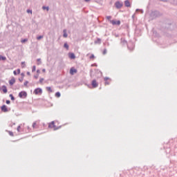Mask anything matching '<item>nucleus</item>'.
Segmentation results:
<instances>
[{
  "label": "nucleus",
  "mask_w": 177,
  "mask_h": 177,
  "mask_svg": "<svg viewBox=\"0 0 177 177\" xmlns=\"http://www.w3.org/2000/svg\"><path fill=\"white\" fill-rule=\"evenodd\" d=\"M115 6L116 9H121L124 6V3L122 1H116L115 3Z\"/></svg>",
  "instance_id": "nucleus-1"
},
{
  "label": "nucleus",
  "mask_w": 177,
  "mask_h": 177,
  "mask_svg": "<svg viewBox=\"0 0 177 177\" xmlns=\"http://www.w3.org/2000/svg\"><path fill=\"white\" fill-rule=\"evenodd\" d=\"M19 97H21V98L27 97V92H26V91H21V92L19 93Z\"/></svg>",
  "instance_id": "nucleus-2"
},
{
  "label": "nucleus",
  "mask_w": 177,
  "mask_h": 177,
  "mask_svg": "<svg viewBox=\"0 0 177 177\" xmlns=\"http://www.w3.org/2000/svg\"><path fill=\"white\" fill-rule=\"evenodd\" d=\"M34 93H35L36 95H41L42 94V88H35L34 91Z\"/></svg>",
  "instance_id": "nucleus-3"
},
{
  "label": "nucleus",
  "mask_w": 177,
  "mask_h": 177,
  "mask_svg": "<svg viewBox=\"0 0 177 177\" xmlns=\"http://www.w3.org/2000/svg\"><path fill=\"white\" fill-rule=\"evenodd\" d=\"M48 128H53L54 131H57V129H59V127L56 128V126L55 125V122L54 121L51 122V123L49 124Z\"/></svg>",
  "instance_id": "nucleus-4"
},
{
  "label": "nucleus",
  "mask_w": 177,
  "mask_h": 177,
  "mask_svg": "<svg viewBox=\"0 0 177 177\" xmlns=\"http://www.w3.org/2000/svg\"><path fill=\"white\" fill-rule=\"evenodd\" d=\"M110 23H111L113 26H120V24H121V21L115 20H110Z\"/></svg>",
  "instance_id": "nucleus-5"
},
{
  "label": "nucleus",
  "mask_w": 177,
  "mask_h": 177,
  "mask_svg": "<svg viewBox=\"0 0 177 177\" xmlns=\"http://www.w3.org/2000/svg\"><path fill=\"white\" fill-rule=\"evenodd\" d=\"M91 85H92L93 88H97V86H99V84H97V82H96L95 80L92 81Z\"/></svg>",
  "instance_id": "nucleus-6"
},
{
  "label": "nucleus",
  "mask_w": 177,
  "mask_h": 177,
  "mask_svg": "<svg viewBox=\"0 0 177 177\" xmlns=\"http://www.w3.org/2000/svg\"><path fill=\"white\" fill-rule=\"evenodd\" d=\"M39 124V122L38 121H35V122H33L32 127L33 128V129H38V124Z\"/></svg>",
  "instance_id": "nucleus-7"
},
{
  "label": "nucleus",
  "mask_w": 177,
  "mask_h": 177,
  "mask_svg": "<svg viewBox=\"0 0 177 177\" xmlns=\"http://www.w3.org/2000/svg\"><path fill=\"white\" fill-rule=\"evenodd\" d=\"M70 74H71V75H74V74H77V69H75L74 68H71L70 69Z\"/></svg>",
  "instance_id": "nucleus-8"
},
{
  "label": "nucleus",
  "mask_w": 177,
  "mask_h": 177,
  "mask_svg": "<svg viewBox=\"0 0 177 177\" xmlns=\"http://www.w3.org/2000/svg\"><path fill=\"white\" fill-rule=\"evenodd\" d=\"M105 85H110L111 80L108 77H104Z\"/></svg>",
  "instance_id": "nucleus-9"
},
{
  "label": "nucleus",
  "mask_w": 177,
  "mask_h": 177,
  "mask_svg": "<svg viewBox=\"0 0 177 177\" xmlns=\"http://www.w3.org/2000/svg\"><path fill=\"white\" fill-rule=\"evenodd\" d=\"M1 111H3V113H8V108L6 107V105H3L1 106Z\"/></svg>",
  "instance_id": "nucleus-10"
},
{
  "label": "nucleus",
  "mask_w": 177,
  "mask_h": 177,
  "mask_svg": "<svg viewBox=\"0 0 177 177\" xmlns=\"http://www.w3.org/2000/svg\"><path fill=\"white\" fill-rule=\"evenodd\" d=\"M15 82H16V79H15V77H12V79L9 81V84L11 86L12 85L15 84Z\"/></svg>",
  "instance_id": "nucleus-11"
},
{
  "label": "nucleus",
  "mask_w": 177,
  "mask_h": 177,
  "mask_svg": "<svg viewBox=\"0 0 177 177\" xmlns=\"http://www.w3.org/2000/svg\"><path fill=\"white\" fill-rule=\"evenodd\" d=\"M124 5L127 8H131V3H129V0H126L124 1Z\"/></svg>",
  "instance_id": "nucleus-12"
},
{
  "label": "nucleus",
  "mask_w": 177,
  "mask_h": 177,
  "mask_svg": "<svg viewBox=\"0 0 177 177\" xmlns=\"http://www.w3.org/2000/svg\"><path fill=\"white\" fill-rule=\"evenodd\" d=\"M94 44H97V45H100L102 44V39L97 38L95 41Z\"/></svg>",
  "instance_id": "nucleus-13"
},
{
  "label": "nucleus",
  "mask_w": 177,
  "mask_h": 177,
  "mask_svg": "<svg viewBox=\"0 0 177 177\" xmlns=\"http://www.w3.org/2000/svg\"><path fill=\"white\" fill-rule=\"evenodd\" d=\"M1 89L3 93H8V88H6V86H2Z\"/></svg>",
  "instance_id": "nucleus-14"
},
{
  "label": "nucleus",
  "mask_w": 177,
  "mask_h": 177,
  "mask_svg": "<svg viewBox=\"0 0 177 177\" xmlns=\"http://www.w3.org/2000/svg\"><path fill=\"white\" fill-rule=\"evenodd\" d=\"M63 32H64V35H63L64 38H67V37H68V35H67V30L64 29L63 30Z\"/></svg>",
  "instance_id": "nucleus-15"
},
{
  "label": "nucleus",
  "mask_w": 177,
  "mask_h": 177,
  "mask_svg": "<svg viewBox=\"0 0 177 177\" xmlns=\"http://www.w3.org/2000/svg\"><path fill=\"white\" fill-rule=\"evenodd\" d=\"M70 59H75V55L73 53L68 54Z\"/></svg>",
  "instance_id": "nucleus-16"
},
{
  "label": "nucleus",
  "mask_w": 177,
  "mask_h": 177,
  "mask_svg": "<svg viewBox=\"0 0 177 177\" xmlns=\"http://www.w3.org/2000/svg\"><path fill=\"white\" fill-rule=\"evenodd\" d=\"M64 48H65L67 50H68V44L67 43H64Z\"/></svg>",
  "instance_id": "nucleus-17"
},
{
  "label": "nucleus",
  "mask_w": 177,
  "mask_h": 177,
  "mask_svg": "<svg viewBox=\"0 0 177 177\" xmlns=\"http://www.w3.org/2000/svg\"><path fill=\"white\" fill-rule=\"evenodd\" d=\"M121 44L123 45H127V41L124 39H121Z\"/></svg>",
  "instance_id": "nucleus-18"
},
{
  "label": "nucleus",
  "mask_w": 177,
  "mask_h": 177,
  "mask_svg": "<svg viewBox=\"0 0 177 177\" xmlns=\"http://www.w3.org/2000/svg\"><path fill=\"white\" fill-rule=\"evenodd\" d=\"M42 9H43V10H47V12L49 11V7L43 6Z\"/></svg>",
  "instance_id": "nucleus-19"
},
{
  "label": "nucleus",
  "mask_w": 177,
  "mask_h": 177,
  "mask_svg": "<svg viewBox=\"0 0 177 177\" xmlns=\"http://www.w3.org/2000/svg\"><path fill=\"white\" fill-rule=\"evenodd\" d=\"M0 60H3V61L6 60V57H3L2 55H0Z\"/></svg>",
  "instance_id": "nucleus-20"
},
{
  "label": "nucleus",
  "mask_w": 177,
  "mask_h": 177,
  "mask_svg": "<svg viewBox=\"0 0 177 177\" xmlns=\"http://www.w3.org/2000/svg\"><path fill=\"white\" fill-rule=\"evenodd\" d=\"M42 38H44V36L40 35V36H39V37H37V41H39V40L42 39Z\"/></svg>",
  "instance_id": "nucleus-21"
},
{
  "label": "nucleus",
  "mask_w": 177,
  "mask_h": 177,
  "mask_svg": "<svg viewBox=\"0 0 177 177\" xmlns=\"http://www.w3.org/2000/svg\"><path fill=\"white\" fill-rule=\"evenodd\" d=\"M21 67H22V68H26V62H21Z\"/></svg>",
  "instance_id": "nucleus-22"
},
{
  "label": "nucleus",
  "mask_w": 177,
  "mask_h": 177,
  "mask_svg": "<svg viewBox=\"0 0 177 177\" xmlns=\"http://www.w3.org/2000/svg\"><path fill=\"white\" fill-rule=\"evenodd\" d=\"M37 61L38 62L37 65L39 66V64H41V58L37 59Z\"/></svg>",
  "instance_id": "nucleus-23"
},
{
  "label": "nucleus",
  "mask_w": 177,
  "mask_h": 177,
  "mask_svg": "<svg viewBox=\"0 0 177 177\" xmlns=\"http://www.w3.org/2000/svg\"><path fill=\"white\" fill-rule=\"evenodd\" d=\"M55 96H56L57 97H60V93H59V92H57V93H55Z\"/></svg>",
  "instance_id": "nucleus-24"
},
{
  "label": "nucleus",
  "mask_w": 177,
  "mask_h": 177,
  "mask_svg": "<svg viewBox=\"0 0 177 177\" xmlns=\"http://www.w3.org/2000/svg\"><path fill=\"white\" fill-rule=\"evenodd\" d=\"M107 53V49H104L103 52H102V55H106Z\"/></svg>",
  "instance_id": "nucleus-25"
},
{
  "label": "nucleus",
  "mask_w": 177,
  "mask_h": 177,
  "mask_svg": "<svg viewBox=\"0 0 177 177\" xmlns=\"http://www.w3.org/2000/svg\"><path fill=\"white\" fill-rule=\"evenodd\" d=\"M35 70H36V66H33L32 68V73H34V71H35Z\"/></svg>",
  "instance_id": "nucleus-26"
},
{
  "label": "nucleus",
  "mask_w": 177,
  "mask_h": 177,
  "mask_svg": "<svg viewBox=\"0 0 177 177\" xmlns=\"http://www.w3.org/2000/svg\"><path fill=\"white\" fill-rule=\"evenodd\" d=\"M47 91H48V92H53L52 91V88L50 87H46Z\"/></svg>",
  "instance_id": "nucleus-27"
},
{
  "label": "nucleus",
  "mask_w": 177,
  "mask_h": 177,
  "mask_svg": "<svg viewBox=\"0 0 177 177\" xmlns=\"http://www.w3.org/2000/svg\"><path fill=\"white\" fill-rule=\"evenodd\" d=\"M20 128H21V126H18L17 128V132H20Z\"/></svg>",
  "instance_id": "nucleus-28"
},
{
  "label": "nucleus",
  "mask_w": 177,
  "mask_h": 177,
  "mask_svg": "<svg viewBox=\"0 0 177 177\" xmlns=\"http://www.w3.org/2000/svg\"><path fill=\"white\" fill-rule=\"evenodd\" d=\"M10 97H11V100H15V97L13 96V95L10 94Z\"/></svg>",
  "instance_id": "nucleus-29"
},
{
  "label": "nucleus",
  "mask_w": 177,
  "mask_h": 177,
  "mask_svg": "<svg viewBox=\"0 0 177 177\" xmlns=\"http://www.w3.org/2000/svg\"><path fill=\"white\" fill-rule=\"evenodd\" d=\"M28 84V81H26V82L24 83V86H27Z\"/></svg>",
  "instance_id": "nucleus-30"
},
{
  "label": "nucleus",
  "mask_w": 177,
  "mask_h": 177,
  "mask_svg": "<svg viewBox=\"0 0 177 177\" xmlns=\"http://www.w3.org/2000/svg\"><path fill=\"white\" fill-rule=\"evenodd\" d=\"M8 133H9L10 136H13V132L8 131Z\"/></svg>",
  "instance_id": "nucleus-31"
},
{
  "label": "nucleus",
  "mask_w": 177,
  "mask_h": 177,
  "mask_svg": "<svg viewBox=\"0 0 177 177\" xmlns=\"http://www.w3.org/2000/svg\"><path fill=\"white\" fill-rule=\"evenodd\" d=\"M22 44H24V42H27V39H24L21 40Z\"/></svg>",
  "instance_id": "nucleus-32"
},
{
  "label": "nucleus",
  "mask_w": 177,
  "mask_h": 177,
  "mask_svg": "<svg viewBox=\"0 0 177 177\" xmlns=\"http://www.w3.org/2000/svg\"><path fill=\"white\" fill-rule=\"evenodd\" d=\"M39 82L40 84H42V82H44V78H40Z\"/></svg>",
  "instance_id": "nucleus-33"
},
{
  "label": "nucleus",
  "mask_w": 177,
  "mask_h": 177,
  "mask_svg": "<svg viewBox=\"0 0 177 177\" xmlns=\"http://www.w3.org/2000/svg\"><path fill=\"white\" fill-rule=\"evenodd\" d=\"M38 77H39V75H36L34 76V78H35L36 80H38Z\"/></svg>",
  "instance_id": "nucleus-34"
},
{
  "label": "nucleus",
  "mask_w": 177,
  "mask_h": 177,
  "mask_svg": "<svg viewBox=\"0 0 177 177\" xmlns=\"http://www.w3.org/2000/svg\"><path fill=\"white\" fill-rule=\"evenodd\" d=\"M6 104H10V100H6Z\"/></svg>",
  "instance_id": "nucleus-35"
},
{
  "label": "nucleus",
  "mask_w": 177,
  "mask_h": 177,
  "mask_svg": "<svg viewBox=\"0 0 177 177\" xmlns=\"http://www.w3.org/2000/svg\"><path fill=\"white\" fill-rule=\"evenodd\" d=\"M106 19L107 20H111V16H107Z\"/></svg>",
  "instance_id": "nucleus-36"
},
{
  "label": "nucleus",
  "mask_w": 177,
  "mask_h": 177,
  "mask_svg": "<svg viewBox=\"0 0 177 177\" xmlns=\"http://www.w3.org/2000/svg\"><path fill=\"white\" fill-rule=\"evenodd\" d=\"M90 59H95V55H91L90 56Z\"/></svg>",
  "instance_id": "nucleus-37"
},
{
  "label": "nucleus",
  "mask_w": 177,
  "mask_h": 177,
  "mask_svg": "<svg viewBox=\"0 0 177 177\" xmlns=\"http://www.w3.org/2000/svg\"><path fill=\"white\" fill-rule=\"evenodd\" d=\"M27 13H32V11L30 10H27Z\"/></svg>",
  "instance_id": "nucleus-38"
},
{
  "label": "nucleus",
  "mask_w": 177,
  "mask_h": 177,
  "mask_svg": "<svg viewBox=\"0 0 177 177\" xmlns=\"http://www.w3.org/2000/svg\"><path fill=\"white\" fill-rule=\"evenodd\" d=\"M13 125H16V124L15 123H13V124H10V125H9V127H13Z\"/></svg>",
  "instance_id": "nucleus-39"
},
{
  "label": "nucleus",
  "mask_w": 177,
  "mask_h": 177,
  "mask_svg": "<svg viewBox=\"0 0 177 177\" xmlns=\"http://www.w3.org/2000/svg\"><path fill=\"white\" fill-rule=\"evenodd\" d=\"M14 75H17V73L16 72V71H14Z\"/></svg>",
  "instance_id": "nucleus-40"
},
{
  "label": "nucleus",
  "mask_w": 177,
  "mask_h": 177,
  "mask_svg": "<svg viewBox=\"0 0 177 177\" xmlns=\"http://www.w3.org/2000/svg\"><path fill=\"white\" fill-rule=\"evenodd\" d=\"M20 82H23V77L21 79H19Z\"/></svg>",
  "instance_id": "nucleus-41"
},
{
  "label": "nucleus",
  "mask_w": 177,
  "mask_h": 177,
  "mask_svg": "<svg viewBox=\"0 0 177 177\" xmlns=\"http://www.w3.org/2000/svg\"><path fill=\"white\" fill-rule=\"evenodd\" d=\"M18 74H20V69H17Z\"/></svg>",
  "instance_id": "nucleus-42"
},
{
  "label": "nucleus",
  "mask_w": 177,
  "mask_h": 177,
  "mask_svg": "<svg viewBox=\"0 0 177 177\" xmlns=\"http://www.w3.org/2000/svg\"><path fill=\"white\" fill-rule=\"evenodd\" d=\"M27 75H30V72H27Z\"/></svg>",
  "instance_id": "nucleus-43"
},
{
  "label": "nucleus",
  "mask_w": 177,
  "mask_h": 177,
  "mask_svg": "<svg viewBox=\"0 0 177 177\" xmlns=\"http://www.w3.org/2000/svg\"><path fill=\"white\" fill-rule=\"evenodd\" d=\"M42 71H43V73H45V71H46V70L43 69Z\"/></svg>",
  "instance_id": "nucleus-44"
},
{
  "label": "nucleus",
  "mask_w": 177,
  "mask_h": 177,
  "mask_svg": "<svg viewBox=\"0 0 177 177\" xmlns=\"http://www.w3.org/2000/svg\"><path fill=\"white\" fill-rule=\"evenodd\" d=\"M91 66H97V65H96V64H92Z\"/></svg>",
  "instance_id": "nucleus-45"
},
{
  "label": "nucleus",
  "mask_w": 177,
  "mask_h": 177,
  "mask_svg": "<svg viewBox=\"0 0 177 177\" xmlns=\"http://www.w3.org/2000/svg\"><path fill=\"white\" fill-rule=\"evenodd\" d=\"M84 1H85V2H88L89 0H84Z\"/></svg>",
  "instance_id": "nucleus-46"
},
{
  "label": "nucleus",
  "mask_w": 177,
  "mask_h": 177,
  "mask_svg": "<svg viewBox=\"0 0 177 177\" xmlns=\"http://www.w3.org/2000/svg\"><path fill=\"white\" fill-rule=\"evenodd\" d=\"M37 73H39V70H37Z\"/></svg>",
  "instance_id": "nucleus-47"
},
{
  "label": "nucleus",
  "mask_w": 177,
  "mask_h": 177,
  "mask_svg": "<svg viewBox=\"0 0 177 177\" xmlns=\"http://www.w3.org/2000/svg\"><path fill=\"white\" fill-rule=\"evenodd\" d=\"M138 10H139V9H137V10H136V12H138Z\"/></svg>",
  "instance_id": "nucleus-48"
},
{
  "label": "nucleus",
  "mask_w": 177,
  "mask_h": 177,
  "mask_svg": "<svg viewBox=\"0 0 177 177\" xmlns=\"http://www.w3.org/2000/svg\"><path fill=\"white\" fill-rule=\"evenodd\" d=\"M115 37H118V35H116Z\"/></svg>",
  "instance_id": "nucleus-49"
}]
</instances>
